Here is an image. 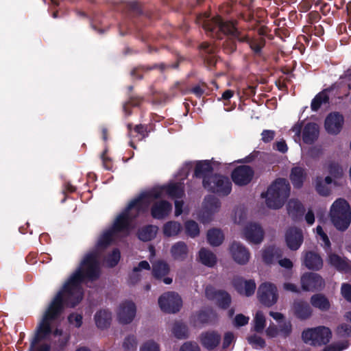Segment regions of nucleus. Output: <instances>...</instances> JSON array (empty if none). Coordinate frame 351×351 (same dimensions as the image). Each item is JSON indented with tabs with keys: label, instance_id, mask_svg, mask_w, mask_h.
Segmentation results:
<instances>
[{
	"label": "nucleus",
	"instance_id": "nucleus-47",
	"mask_svg": "<svg viewBox=\"0 0 351 351\" xmlns=\"http://www.w3.org/2000/svg\"><path fill=\"white\" fill-rule=\"evenodd\" d=\"M316 234L319 237V239L322 241L324 248L330 249V241L327 234L324 232L322 228L320 226H317L316 228Z\"/></svg>",
	"mask_w": 351,
	"mask_h": 351
},
{
	"label": "nucleus",
	"instance_id": "nucleus-40",
	"mask_svg": "<svg viewBox=\"0 0 351 351\" xmlns=\"http://www.w3.org/2000/svg\"><path fill=\"white\" fill-rule=\"evenodd\" d=\"M287 210L289 215L295 217L303 212L304 207L298 200L292 199L288 202Z\"/></svg>",
	"mask_w": 351,
	"mask_h": 351
},
{
	"label": "nucleus",
	"instance_id": "nucleus-16",
	"mask_svg": "<svg viewBox=\"0 0 351 351\" xmlns=\"http://www.w3.org/2000/svg\"><path fill=\"white\" fill-rule=\"evenodd\" d=\"M254 176L253 169L247 165L239 166L232 172L233 182L240 186L247 184Z\"/></svg>",
	"mask_w": 351,
	"mask_h": 351
},
{
	"label": "nucleus",
	"instance_id": "nucleus-58",
	"mask_svg": "<svg viewBox=\"0 0 351 351\" xmlns=\"http://www.w3.org/2000/svg\"><path fill=\"white\" fill-rule=\"evenodd\" d=\"M71 324L75 327H80L82 324V317L80 314L73 313L68 318Z\"/></svg>",
	"mask_w": 351,
	"mask_h": 351
},
{
	"label": "nucleus",
	"instance_id": "nucleus-22",
	"mask_svg": "<svg viewBox=\"0 0 351 351\" xmlns=\"http://www.w3.org/2000/svg\"><path fill=\"white\" fill-rule=\"evenodd\" d=\"M319 134L318 125L314 123H308L302 130V140L306 144H312L318 138Z\"/></svg>",
	"mask_w": 351,
	"mask_h": 351
},
{
	"label": "nucleus",
	"instance_id": "nucleus-8",
	"mask_svg": "<svg viewBox=\"0 0 351 351\" xmlns=\"http://www.w3.org/2000/svg\"><path fill=\"white\" fill-rule=\"evenodd\" d=\"M158 302L160 309L167 313H177L182 306L180 296L173 291L163 293L159 297Z\"/></svg>",
	"mask_w": 351,
	"mask_h": 351
},
{
	"label": "nucleus",
	"instance_id": "nucleus-52",
	"mask_svg": "<svg viewBox=\"0 0 351 351\" xmlns=\"http://www.w3.org/2000/svg\"><path fill=\"white\" fill-rule=\"evenodd\" d=\"M248 341L256 348H262L265 346L264 339L256 335L250 337Z\"/></svg>",
	"mask_w": 351,
	"mask_h": 351
},
{
	"label": "nucleus",
	"instance_id": "nucleus-37",
	"mask_svg": "<svg viewBox=\"0 0 351 351\" xmlns=\"http://www.w3.org/2000/svg\"><path fill=\"white\" fill-rule=\"evenodd\" d=\"M212 171V167L209 162L203 161L199 162L196 165L195 169V176L197 178H202L203 180L205 177H210L209 173Z\"/></svg>",
	"mask_w": 351,
	"mask_h": 351
},
{
	"label": "nucleus",
	"instance_id": "nucleus-56",
	"mask_svg": "<svg viewBox=\"0 0 351 351\" xmlns=\"http://www.w3.org/2000/svg\"><path fill=\"white\" fill-rule=\"evenodd\" d=\"M341 293L347 301L351 302V285L343 283L341 287Z\"/></svg>",
	"mask_w": 351,
	"mask_h": 351
},
{
	"label": "nucleus",
	"instance_id": "nucleus-7",
	"mask_svg": "<svg viewBox=\"0 0 351 351\" xmlns=\"http://www.w3.org/2000/svg\"><path fill=\"white\" fill-rule=\"evenodd\" d=\"M204 187L220 195H228L232 190V183L228 178L221 175H211L203 180Z\"/></svg>",
	"mask_w": 351,
	"mask_h": 351
},
{
	"label": "nucleus",
	"instance_id": "nucleus-19",
	"mask_svg": "<svg viewBox=\"0 0 351 351\" xmlns=\"http://www.w3.org/2000/svg\"><path fill=\"white\" fill-rule=\"evenodd\" d=\"M221 335L215 330L202 332L199 336V341L203 347L209 350L217 348L221 341Z\"/></svg>",
	"mask_w": 351,
	"mask_h": 351
},
{
	"label": "nucleus",
	"instance_id": "nucleus-35",
	"mask_svg": "<svg viewBox=\"0 0 351 351\" xmlns=\"http://www.w3.org/2000/svg\"><path fill=\"white\" fill-rule=\"evenodd\" d=\"M182 230L181 224L175 221H169L165 223L162 227V231L166 237H175L178 235Z\"/></svg>",
	"mask_w": 351,
	"mask_h": 351
},
{
	"label": "nucleus",
	"instance_id": "nucleus-17",
	"mask_svg": "<svg viewBox=\"0 0 351 351\" xmlns=\"http://www.w3.org/2000/svg\"><path fill=\"white\" fill-rule=\"evenodd\" d=\"M285 242L287 247L293 251L300 248L304 241L302 230L298 228H289L285 233Z\"/></svg>",
	"mask_w": 351,
	"mask_h": 351
},
{
	"label": "nucleus",
	"instance_id": "nucleus-63",
	"mask_svg": "<svg viewBox=\"0 0 351 351\" xmlns=\"http://www.w3.org/2000/svg\"><path fill=\"white\" fill-rule=\"evenodd\" d=\"M283 289L287 291L299 293L300 289L295 285L291 282H285L282 285Z\"/></svg>",
	"mask_w": 351,
	"mask_h": 351
},
{
	"label": "nucleus",
	"instance_id": "nucleus-25",
	"mask_svg": "<svg viewBox=\"0 0 351 351\" xmlns=\"http://www.w3.org/2000/svg\"><path fill=\"white\" fill-rule=\"evenodd\" d=\"M304 264L309 269L319 270L323 266V261L319 254L307 252L304 254Z\"/></svg>",
	"mask_w": 351,
	"mask_h": 351
},
{
	"label": "nucleus",
	"instance_id": "nucleus-23",
	"mask_svg": "<svg viewBox=\"0 0 351 351\" xmlns=\"http://www.w3.org/2000/svg\"><path fill=\"white\" fill-rule=\"evenodd\" d=\"M189 250L184 241H178L171 247L170 253L174 260L183 261L186 259Z\"/></svg>",
	"mask_w": 351,
	"mask_h": 351
},
{
	"label": "nucleus",
	"instance_id": "nucleus-29",
	"mask_svg": "<svg viewBox=\"0 0 351 351\" xmlns=\"http://www.w3.org/2000/svg\"><path fill=\"white\" fill-rule=\"evenodd\" d=\"M281 255L280 250L273 246L267 247L262 251L263 260L267 264L273 263L275 260L280 258Z\"/></svg>",
	"mask_w": 351,
	"mask_h": 351
},
{
	"label": "nucleus",
	"instance_id": "nucleus-18",
	"mask_svg": "<svg viewBox=\"0 0 351 351\" xmlns=\"http://www.w3.org/2000/svg\"><path fill=\"white\" fill-rule=\"evenodd\" d=\"M205 294L209 300H216L219 306L226 308L231 302L230 295L226 291L216 290L211 286H208L205 290Z\"/></svg>",
	"mask_w": 351,
	"mask_h": 351
},
{
	"label": "nucleus",
	"instance_id": "nucleus-15",
	"mask_svg": "<svg viewBox=\"0 0 351 351\" xmlns=\"http://www.w3.org/2000/svg\"><path fill=\"white\" fill-rule=\"evenodd\" d=\"M344 119L342 114L339 112L330 113L326 118L324 127L328 134H339L343 125Z\"/></svg>",
	"mask_w": 351,
	"mask_h": 351
},
{
	"label": "nucleus",
	"instance_id": "nucleus-36",
	"mask_svg": "<svg viewBox=\"0 0 351 351\" xmlns=\"http://www.w3.org/2000/svg\"><path fill=\"white\" fill-rule=\"evenodd\" d=\"M158 232V227L153 225L147 226L141 228L138 232V238L144 241L154 239Z\"/></svg>",
	"mask_w": 351,
	"mask_h": 351
},
{
	"label": "nucleus",
	"instance_id": "nucleus-10",
	"mask_svg": "<svg viewBox=\"0 0 351 351\" xmlns=\"http://www.w3.org/2000/svg\"><path fill=\"white\" fill-rule=\"evenodd\" d=\"M257 295L260 302L267 306L274 304L278 298L277 287L271 282L262 283L258 287Z\"/></svg>",
	"mask_w": 351,
	"mask_h": 351
},
{
	"label": "nucleus",
	"instance_id": "nucleus-31",
	"mask_svg": "<svg viewBox=\"0 0 351 351\" xmlns=\"http://www.w3.org/2000/svg\"><path fill=\"white\" fill-rule=\"evenodd\" d=\"M306 178L305 169L300 167H295L291 169L290 179L295 187H300Z\"/></svg>",
	"mask_w": 351,
	"mask_h": 351
},
{
	"label": "nucleus",
	"instance_id": "nucleus-9",
	"mask_svg": "<svg viewBox=\"0 0 351 351\" xmlns=\"http://www.w3.org/2000/svg\"><path fill=\"white\" fill-rule=\"evenodd\" d=\"M265 232L256 222L246 223L241 231V237L250 243L260 244L264 239Z\"/></svg>",
	"mask_w": 351,
	"mask_h": 351
},
{
	"label": "nucleus",
	"instance_id": "nucleus-62",
	"mask_svg": "<svg viewBox=\"0 0 351 351\" xmlns=\"http://www.w3.org/2000/svg\"><path fill=\"white\" fill-rule=\"evenodd\" d=\"M180 351H200L196 343L186 342L180 348Z\"/></svg>",
	"mask_w": 351,
	"mask_h": 351
},
{
	"label": "nucleus",
	"instance_id": "nucleus-14",
	"mask_svg": "<svg viewBox=\"0 0 351 351\" xmlns=\"http://www.w3.org/2000/svg\"><path fill=\"white\" fill-rule=\"evenodd\" d=\"M136 307L132 301H125L120 304L117 311V317L119 323H131L136 316Z\"/></svg>",
	"mask_w": 351,
	"mask_h": 351
},
{
	"label": "nucleus",
	"instance_id": "nucleus-49",
	"mask_svg": "<svg viewBox=\"0 0 351 351\" xmlns=\"http://www.w3.org/2000/svg\"><path fill=\"white\" fill-rule=\"evenodd\" d=\"M336 333L340 337H350L351 336V326L342 323L337 327Z\"/></svg>",
	"mask_w": 351,
	"mask_h": 351
},
{
	"label": "nucleus",
	"instance_id": "nucleus-11",
	"mask_svg": "<svg viewBox=\"0 0 351 351\" xmlns=\"http://www.w3.org/2000/svg\"><path fill=\"white\" fill-rule=\"evenodd\" d=\"M301 288L304 291H315L324 287V279L317 274L306 272L300 278Z\"/></svg>",
	"mask_w": 351,
	"mask_h": 351
},
{
	"label": "nucleus",
	"instance_id": "nucleus-42",
	"mask_svg": "<svg viewBox=\"0 0 351 351\" xmlns=\"http://www.w3.org/2000/svg\"><path fill=\"white\" fill-rule=\"evenodd\" d=\"M186 234L190 237L194 238L199 235V228L197 223L193 220H189L184 223Z\"/></svg>",
	"mask_w": 351,
	"mask_h": 351
},
{
	"label": "nucleus",
	"instance_id": "nucleus-39",
	"mask_svg": "<svg viewBox=\"0 0 351 351\" xmlns=\"http://www.w3.org/2000/svg\"><path fill=\"white\" fill-rule=\"evenodd\" d=\"M329 97L326 92L322 91L318 93L311 102V109L313 111H317L323 104L328 102Z\"/></svg>",
	"mask_w": 351,
	"mask_h": 351
},
{
	"label": "nucleus",
	"instance_id": "nucleus-32",
	"mask_svg": "<svg viewBox=\"0 0 351 351\" xmlns=\"http://www.w3.org/2000/svg\"><path fill=\"white\" fill-rule=\"evenodd\" d=\"M330 176H326L325 178H317L316 180V190L319 194L323 196L329 195L330 192V184L332 183Z\"/></svg>",
	"mask_w": 351,
	"mask_h": 351
},
{
	"label": "nucleus",
	"instance_id": "nucleus-5",
	"mask_svg": "<svg viewBox=\"0 0 351 351\" xmlns=\"http://www.w3.org/2000/svg\"><path fill=\"white\" fill-rule=\"evenodd\" d=\"M290 186L285 179H277L267 189L266 204L272 209L280 208L288 198Z\"/></svg>",
	"mask_w": 351,
	"mask_h": 351
},
{
	"label": "nucleus",
	"instance_id": "nucleus-51",
	"mask_svg": "<svg viewBox=\"0 0 351 351\" xmlns=\"http://www.w3.org/2000/svg\"><path fill=\"white\" fill-rule=\"evenodd\" d=\"M120 259V252L118 250H114L112 253L107 258L106 263L109 267L115 266Z\"/></svg>",
	"mask_w": 351,
	"mask_h": 351
},
{
	"label": "nucleus",
	"instance_id": "nucleus-60",
	"mask_svg": "<svg viewBox=\"0 0 351 351\" xmlns=\"http://www.w3.org/2000/svg\"><path fill=\"white\" fill-rule=\"evenodd\" d=\"M276 132L274 130H265L261 133V139L265 143L272 141L275 136Z\"/></svg>",
	"mask_w": 351,
	"mask_h": 351
},
{
	"label": "nucleus",
	"instance_id": "nucleus-2",
	"mask_svg": "<svg viewBox=\"0 0 351 351\" xmlns=\"http://www.w3.org/2000/svg\"><path fill=\"white\" fill-rule=\"evenodd\" d=\"M165 192L176 199L182 197L184 194V186L180 183L154 188L143 193L138 197L129 203L128 207L117 217L112 228L101 236L97 243V248H105L112 240L121 236L127 235L132 228L131 226L132 220L141 213L147 210L149 205L156 199L162 197Z\"/></svg>",
	"mask_w": 351,
	"mask_h": 351
},
{
	"label": "nucleus",
	"instance_id": "nucleus-46",
	"mask_svg": "<svg viewBox=\"0 0 351 351\" xmlns=\"http://www.w3.org/2000/svg\"><path fill=\"white\" fill-rule=\"evenodd\" d=\"M254 330L256 332H261L265 326V318L262 312L258 311L254 319Z\"/></svg>",
	"mask_w": 351,
	"mask_h": 351
},
{
	"label": "nucleus",
	"instance_id": "nucleus-45",
	"mask_svg": "<svg viewBox=\"0 0 351 351\" xmlns=\"http://www.w3.org/2000/svg\"><path fill=\"white\" fill-rule=\"evenodd\" d=\"M147 135L146 128L141 125H136L133 130L130 131V136L132 138H136L138 141L143 139Z\"/></svg>",
	"mask_w": 351,
	"mask_h": 351
},
{
	"label": "nucleus",
	"instance_id": "nucleus-26",
	"mask_svg": "<svg viewBox=\"0 0 351 351\" xmlns=\"http://www.w3.org/2000/svg\"><path fill=\"white\" fill-rule=\"evenodd\" d=\"M328 263L339 271H347L350 269V264L348 259L331 252L328 253Z\"/></svg>",
	"mask_w": 351,
	"mask_h": 351
},
{
	"label": "nucleus",
	"instance_id": "nucleus-61",
	"mask_svg": "<svg viewBox=\"0 0 351 351\" xmlns=\"http://www.w3.org/2000/svg\"><path fill=\"white\" fill-rule=\"evenodd\" d=\"M250 318L243 315V314H238L234 318V325L236 326H242L247 324L249 322Z\"/></svg>",
	"mask_w": 351,
	"mask_h": 351
},
{
	"label": "nucleus",
	"instance_id": "nucleus-53",
	"mask_svg": "<svg viewBox=\"0 0 351 351\" xmlns=\"http://www.w3.org/2000/svg\"><path fill=\"white\" fill-rule=\"evenodd\" d=\"M140 351H160L159 346L152 340L146 341L140 348Z\"/></svg>",
	"mask_w": 351,
	"mask_h": 351
},
{
	"label": "nucleus",
	"instance_id": "nucleus-64",
	"mask_svg": "<svg viewBox=\"0 0 351 351\" xmlns=\"http://www.w3.org/2000/svg\"><path fill=\"white\" fill-rule=\"evenodd\" d=\"M266 334L269 337H276L280 335L279 329L274 325H270L266 330Z\"/></svg>",
	"mask_w": 351,
	"mask_h": 351
},
{
	"label": "nucleus",
	"instance_id": "nucleus-13",
	"mask_svg": "<svg viewBox=\"0 0 351 351\" xmlns=\"http://www.w3.org/2000/svg\"><path fill=\"white\" fill-rule=\"evenodd\" d=\"M220 208L219 200L214 196L205 197L202 204L200 219L203 223H208L212 219L213 215L217 213Z\"/></svg>",
	"mask_w": 351,
	"mask_h": 351
},
{
	"label": "nucleus",
	"instance_id": "nucleus-43",
	"mask_svg": "<svg viewBox=\"0 0 351 351\" xmlns=\"http://www.w3.org/2000/svg\"><path fill=\"white\" fill-rule=\"evenodd\" d=\"M173 333L178 339H184L187 337L188 330L186 326L180 322H176L172 329Z\"/></svg>",
	"mask_w": 351,
	"mask_h": 351
},
{
	"label": "nucleus",
	"instance_id": "nucleus-33",
	"mask_svg": "<svg viewBox=\"0 0 351 351\" xmlns=\"http://www.w3.org/2000/svg\"><path fill=\"white\" fill-rule=\"evenodd\" d=\"M169 271L168 264L162 261H158L152 265V274L154 278L160 279Z\"/></svg>",
	"mask_w": 351,
	"mask_h": 351
},
{
	"label": "nucleus",
	"instance_id": "nucleus-38",
	"mask_svg": "<svg viewBox=\"0 0 351 351\" xmlns=\"http://www.w3.org/2000/svg\"><path fill=\"white\" fill-rule=\"evenodd\" d=\"M223 234L221 230L217 229H213L208 232L207 239L208 243L215 246L221 245L223 241Z\"/></svg>",
	"mask_w": 351,
	"mask_h": 351
},
{
	"label": "nucleus",
	"instance_id": "nucleus-27",
	"mask_svg": "<svg viewBox=\"0 0 351 351\" xmlns=\"http://www.w3.org/2000/svg\"><path fill=\"white\" fill-rule=\"evenodd\" d=\"M144 270H150V265L146 261H141L136 267H134L130 275V282L132 284L137 283L141 279Z\"/></svg>",
	"mask_w": 351,
	"mask_h": 351
},
{
	"label": "nucleus",
	"instance_id": "nucleus-4",
	"mask_svg": "<svg viewBox=\"0 0 351 351\" xmlns=\"http://www.w3.org/2000/svg\"><path fill=\"white\" fill-rule=\"evenodd\" d=\"M330 219L339 231L346 230L351 223V208L348 202L342 198L336 199L330 206Z\"/></svg>",
	"mask_w": 351,
	"mask_h": 351
},
{
	"label": "nucleus",
	"instance_id": "nucleus-50",
	"mask_svg": "<svg viewBox=\"0 0 351 351\" xmlns=\"http://www.w3.org/2000/svg\"><path fill=\"white\" fill-rule=\"evenodd\" d=\"M236 337L232 332H225L222 341V348L227 349L232 343L234 342Z\"/></svg>",
	"mask_w": 351,
	"mask_h": 351
},
{
	"label": "nucleus",
	"instance_id": "nucleus-21",
	"mask_svg": "<svg viewBox=\"0 0 351 351\" xmlns=\"http://www.w3.org/2000/svg\"><path fill=\"white\" fill-rule=\"evenodd\" d=\"M172 206L170 203L165 200L155 202L151 208L152 216L161 219L167 216L171 211Z\"/></svg>",
	"mask_w": 351,
	"mask_h": 351
},
{
	"label": "nucleus",
	"instance_id": "nucleus-44",
	"mask_svg": "<svg viewBox=\"0 0 351 351\" xmlns=\"http://www.w3.org/2000/svg\"><path fill=\"white\" fill-rule=\"evenodd\" d=\"M122 346L124 351H136L137 347L136 337L134 335L128 336L125 338Z\"/></svg>",
	"mask_w": 351,
	"mask_h": 351
},
{
	"label": "nucleus",
	"instance_id": "nucleus-20",
	"mask_svg": "<svg viewBox=\"0 0 351 351\" xmlns=\"http://www.w3.org/2000/svg\"><path fill=\"white\" fill-rule=\"evenodd\" d=\"M233 285L236 290L241 295L250 296L256 289V283L252 280H245L241 278H234Z\"/></svg>",
	"mask_w": 351,
	"mask_h": 351
},
{
	"label": "nucleus",
	"instance_id": "nucleus-30",
	"mask_svg": "<svg viewBox=\"0 0 351 351\" xmlns=\"http://www.w3.org/2000/svg\"><path fill=\"white\" fill-rule=\"evenodd\" d=\"M199 259L203 265L210 267H213L217 263L216 255L206 248L199 250Z\"/></svg>",
	"mask_w": 351,
	"mask_h": 351
},
{
	"label": "nucleus",
	"instance_id": "nucleus-54",
	"mask_svg": "<svg viewBox=\"0 0 351 351\" xmlns=\"http://www.w3.org/2000/svg\"><path fill=\"white\" fill-rule=\"evenodd\" d=\"M292 330V326L290 322H286L280 326L279 332L280 335L284 338L289 336Z\"/></svg>",
	"mask_w": 351,
	"mask_h": 351
},
{
	"label": "nucleus",
	"instance_id": "nucleus-12",
	"mask_svg": "<svg viewBox=\"0 0 351 351\" xmlns=\"http://www.w3.org/2000/svg\"><path fill=\"white\" fill-rule=\"evenodd\" d=\"M229 252L233 261L241 265H246L251 257L249 249L239 241H233L229 246Z\"/></svg>",
	"mask_w": 351,
	"mask_h": 351
},
{
	"label": "nucleus",
	"instance_id": "nucleus-28",
	"mask_svg": "<svg viewBox=\"0 0 351 351\" xmlns=\"http://www.w3.org/2000/svg\"><path fill=\"white\" fill-rule=\"evenodd\" d=\"M310 302L313 307L317 308L322 311H326L329 310L330 307V304L328 298L320 293L312 295Z\"/></svg>",
	"mask_w": 351,
	"mask_h": 351
},
{
	"label": "nucleus",
	"instance_id": "nucleus-3",
	"mask_svg": "<svg viewBox=\"0 0 351 351\" xmlns=\"http://www.w3.org/2000/svg\"><path fill=\"white\" fill-rule=\"evenodd\" d=\"M197 23L202 25L206 32L211 33L212 36L221 39L220 34L227 35L239 40L247 41L252 49L256 53H259L265 45V40L260 37L257 39L250 40L248 37L240 36L234 25L230 22H223L219 17L209 19V16L204 14L197 18Z\"/></svg>",
	"mask_w": 351,
	"mask_h": 351
},
{
	"label": "nucleus",
	"instance_id": "nucleus-48",
	"mask_svg": "<svg viewBox=\"0 0 351 351\" xmlns=\"http://www.w3.org/2000/svg\"><path fill=\"white\" fill-rule=\"evenodd\" d=\"M246 210L242 207L237 208L235 210L234 221L238 224H242L247 219Z\"/></svg>",
	"mask_w": 351,
	"mask_h": 351
},
{
	"label": "nucleus",
	"instance_id": "nucleus-59",
	"mask_svg": "<svg viewBox=\"0 0 351 351\" xmlns=\"http://www.w3.org/2000/svg\"><path fill=\"white\" fill-rule=\"evenodd\" d=\"M53 335L55 337H60L58 343L60 346H64L69 340V336L67 335H63L61 330L56 329L53 332Z\"/></svg>",
	"mask_w": 351,
	"mask_h": 351
},
{
	"label": "nucleus",
	"instance_id": "nucleus-34",
	"mask_svg": "<svg viewBox=\"0 0 351 351\" xmlns=\"http://www.w3.org/2000/svg\"><path fill=\"white\" fill-rule=\"evenodd\" d=\"M95 320L98 328H105L110 325L111 313L107 310H101L96 313Z\"/></svg>",
	"mask_w": 351,
	"mask_h": 351
},
{
	"label": "nucleus",
	"instance_id": "nucleus-57",
	"mask_svg": "<svg viewBox=\"0 0 351 351\" xmlns=\"http://www.w3.org/2000/svg\"><path fill=\"white\" fill-rule=\"evenodd\" d=\"M328 172L332 176L337 178L342 175L343 169L337 164H331L328 166Z\"/></svg>",
	"mask_w": 351,
	"mask_h": 351
},
{
	"label": "nucleus",
	"instance_id": "nucleus-1",
	"mask_svg": "<svg viewBox=\"0 0 351 351\" xmlns=\"http://www.w3.org/2000/svg\"><path fill=\"white\" fill-rule=\"evenodd\" d=\"M98 261V252H93L87 254L78 269L64 285L62 290L54 297L38 326L37 333L31 344L30 351H49V345L43 344L38 346L37 343L40 340L47 338L51 333V322L60 316L63 310L64 302L67 306L74 307L82 300L83 291L81 282L85 278L94 280L98 278L99 274Z\"/></svg>",
	"mask_w": 351,
	"mask_h": 351
},
{
	"label": "nucleus",
	"instance_id": "nucleus-6",
	"mask_svg": "<svg viewBox=\"0 0 351 351\" xmlns=\"http://www.w3.org/2000/svg\"><path fill=\"white\" fill-rule=\"evenodd\" d=\"M331 338L330 329L324 326L306 329L302 333L304 342L314 346L326 345Z\"/></svg>",
	"mask_w": 351,
	"mask_h": 351
},
{
	"label": "nucleus",
	"instance_id": "nucleus-24",
	"mask_svg": "<svg viewBox=\"0 0 351 351\" xmlns=\"http://www.w3.org/2000/svg\"><path fill=\"white\" fill-rule=\"evenodd\" d=\"M294 315L300 319L304 320L310 318L312 315V308L309 304L303 301H296L293 303Z\"/></svg>",
	"mask_w": 351,
	"mask_h": 351
},
{
	"label": "nucleus",
	"instance_id": "nucleus-55",
	"mask_svg": "<svg viewBox=\"0 0 351 351\" xmlns=\"http://www.w3.org/2000/svg\"><path fill=\"white\" fill-rule=\"evenodd\" d=\"M329 351H342L348 347V342L346 341L332 343L327 346Z\"/></svg>",
	"mask_w": 351,
	"mask_h": 351
},
{
	"label": "nucleus",
	"instance_id": "nucleus-41",
	"mask_svg": "<svg viewBox=\"0 0 351 351\" xmlns=\"http://www.w3.org/2000/svg\"><path fill=\"white\" fill-rule=\"evenodd\" d=\"M217 318L216 313L211 309L202 311L197 315V320L202 324L211 323Z\"/></svg>",
	"mask_w": 351,
	"mask_h": 351
}]
</instances>
